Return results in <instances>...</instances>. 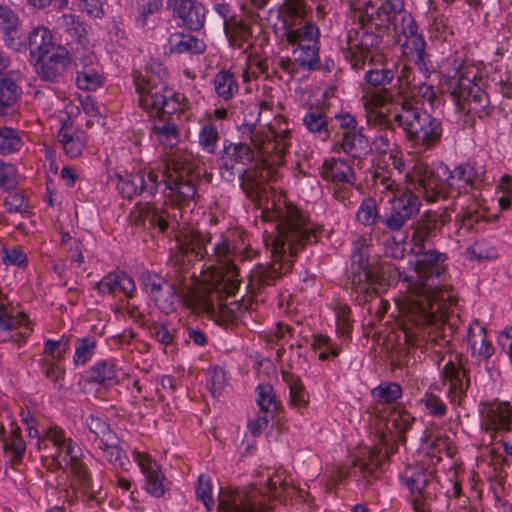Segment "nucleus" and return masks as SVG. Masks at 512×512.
Listing matches in <instances>:
<instances>
[{"instance_id": "bb28decb", "label": "nucleus", "mask_w": 512, "mask_h": 512, "mask_svg": "<svg viewBox=\"0 0 512 512\" xmlns=\"http://www.w3.org/2000/svg\"><path fill=\"white\" fill-rule=\"evenodd\" d=\"M26 453V442L22 430L15 421L6 430L0 422V456L2 455L10 466L20 464Z\"/></svg>"}, {"instance_id": "58836bf2", "label": "nucleus", "mask_w": 512, "mask_h": 512, "mask_svg": "<svg viewBox=\"0 0 512 512\" xmlns=\"http://www.w3.org/2000/svg\"><path fill=\"white\" fill-rule=\"evenodd\" d=\"M281 378L289 389V405L297 409L306 407L309 402V395L300 377L288 370H282Z\"/></svg>"}, {"instance_id": "f8f14e48", "label": "nucleus", "mask_w": 512, "mask_h": 512, "mask_svg": "<svg viewBox=\"0 0 512 512\" xmlns=\"http://www.w3.org/2000/svg\"><path fill=\"white\" fill-rule=\"evenodd\" d=\"M141 281L145 292L150 295L155 305L166 314L176 309L180 299L188 308L185 297L189 292L198 291L202 288V286L181 285L173 278L167 280L148 271L142 273Z\"/></svg>"}, {"instance_id": "13d9d810", "label": "nucleus", "mask_w": 512, "mask_h": 512, "mask_svg": "<svg viewBox=\"0 0 512 512\" xmlns=\"http://www.w3.org/2000/svg\"><path fill=\"white\" fill-rule=\"evenodd\" d=\"M256 402L257 405L260 408V412L267 413V414H273L277 411L279 407L278 400L276 398L274 389L272 385L266 383V384H259L256 387Z\"/></svg>"}, {"instance_id": "680f3d73", "label": "nucleus", "mask_w": 512, "mask_h": 512, "mask_svg": "<svg viewBox=\"0 0 512 512\" xmlns=\"http://www.w3.org/2000/svg\"><path fill=\"white\" fill-rule=\"evenodd\" d=\"M311 346L320 360H328L339 355V347L324 335H313Z\"/></svg>"}, {"instance_id": "4d7b16f0", "label": "nucleus", "mask_w": 512, "mask_h": 512, "mask_svg": "<svg viewBox=\"0 0 512 512\" xmlns=\"http://www.w3.org/2000/svg\"><path fill=\"white\" fill-rule=\"evenodd\" d=\"M381 216L379 213L377 203L373 198H366L362 201L358 208L356 219L364 226H378L381 225Z\"/></svg>"}, {"instance_id": "e2e57ef3", "label": "nucleus", "mask_w": 512, "mask_h": 512, "mask_svg": "<svg viewBox=\"0 0 512 512\" xmlns=\"http://www.w3.org/2000/svg\"><path fill=\"white\" fill-rule=\"evenodd\" d=\"M411 96L409 97L412 101L413 98H419L423 103H428L431 108L438 105V95L434 89V86L428 84L425 81H419L409 90Z\"/></svg>"}, {"instance_id": "7ed1b4c3", "label": "nucleus", "mask_w": 512, "mask_h": 512, "mask_svg": "<svg viewBox=\"0 0 512 512\" xmlns=\"http://www.w3.org/2000/svg\"><path fill=\"white\" fill-rule=\"evenodd\" d=\"M264 218L276 223V235L271 242L273 262L258 264L250 271L247 288L253 296L289 272L294 257L306 245L316 243L320 234L306 214L286 200L273 203L272 208L264 212Z\"/></svg>"}, {"instance_id": "4be33fe9", "label": "nucleus", "mask_w": 512, "mask_h": 512, "mask_svg": "<svg viewBox=\"0 0 512 512\" xmlns=\"http://www.w3.org/2000/svg\"><path fill=\"white\" fill-rule=\"evenodd\" d=\"M29 320L24 312L18 311L12 305L0 302V343L12 341L21 346L28 337Z\"/></svg>"}, {"instance_id": "864d4df0", "label": "nucleus", "mask_w": 512, "mask_h": 512, "mask_svg": "<svg viewBox=\"0 0 512 512\" xmlns=\"http://www.w3.org/2000/svg\"><path fill=\"white\" fill-rule=\"evenodd\" d=\"M24 146L23 134L12 127L0 128V155L16 153Z\"/></svg>"}, {"instance_id": "9b49d317", "label": "nucleus", "mask_w": 512, "mask_h": 512, "mask_svg": "<svg viewBox=\"0 0 512 512\" xmlns=\"http://www.w3.org/2000/svg\"><path fill=\"white\" fill-rule=\"evenodd\" d=\"M133 80L139 105L152 116L170 114L180 105L184 96L175 93L156 73L145 70L135 72Z\"/></svg>"}, {"instance_id": "09e8293b", "label": "nucleus", "mask_w": 512, "mask_h": 512, "mask_svg": "<svg viewBox=\"0 0 512 512\" xmlns=\"http://www.w3.org/2000/svg\"><path fill=\"white\" fill-rule=\"evenodd\" d=\"M98 339L94 335L76 338L74 342L73 364L76 367L85 366L96 354Z\"/></svg>"}, {"instance_id": "c9c22d12", "label": "nucleus", "mask_w": 512, "mask_h": 512, "mask_svg": "<svg viewBox=\"0 0 512 512\" xmlns=\"http://www.w3.org/2000/svg\"><path fill=\"white\" fill-rule=\"evenodd\" d=\"M168 48L171 53L200 54L205 51L206 45L192 34L175 32L168 38Z\"/></svg>"}, {"instance_id": "f704fd0d", "label": "nucleus", "mask_w": 512, "mask_h": 512, "mask_svg": "<svg viewBox=\"0 0 512 512\" xmlns=\"http://www.w3.org/2000/svg\"><path fill=\"white\" fill-rule=\"evenodd\" d=\"M58 142L67 156L76 158L82 154L86 145V134L80 129L63 126L58 132Z\"/></svg>"}, {"instance_id": "37998d69", "label": "nucleus", "mask_w": 512, "mask_h": 512, "mask_svg": "<svg viewBox=\"0 0 512 512\" xmlns=\"http://www.w3.org/2000/svg\"><path fill=\"white\" fill-rule=\"evenodd\" d=\"M90 64H83L77 70L76 84L79 89L86 91H95L104 83V78L99 72V65L93 63V59L89 58Z\"/></svg>"}, {"instance_id": "393cba45", "label": "nucleus", "mask_w": 512, "mask_h": 512, "mask_svg": "<svg viewBox=\"0 0 512 512\" xmlns=\"http://www.w3.org/2000/svg\"><path fill=\"white\" fill-rule=\"evenodd\" d=\"M450 220L446 211L428 210L411 226V243L416 249L426 248Z\"/></svg>"}, {"instance_id": "a878e982", "label": "nucleus", "mask_w": 512, "mask_h": 512, "mask_svg": "<svg viewBox=\"0 0 512 512\" xmlns=\"http://www.w3.org/2000/svg\"><path fill=\"white\" fill-rule=\"evenodd\" d=\"M132 457L145 478V491L153 497H162L167 486L165 484L166 477L162 473L160 465L148 453L138 450L132 452Z\"/></svg>"}, {"instance_id": "2eb2a0df", "label": "nucleus", "mask_w": 512, "mask_h": 512, "mask_svg": "<svg viewBox=\"0 0 512 512\" xmlns=\"http://www.w3.org/2000/svg\"><path fill=\"white\" fill-rule=\"evenodd\" d=\"M216 282L217 291H210L207 286H202L198 291L189 292L185 301L188 308L195 313H206L220 324L232 323L237 319L236 312L233 307L224 305L219 301L218 291L223 292V290L219 289V282ZM224 293L229 296L225 291Z\"/></svg>"}, {"instance_id": "f03ea898", "label": "nucleus", "mask_w": 512, "mask_h": 512, "mask_svg": "<svg viewBox=\"0 0 512 512\" xmlns=\"http://www.w3.org/2000/svg\"><path fill=\"white\" fill-rule=\"evenodd\" d=\"M411 250L416 255L414 270L416 276L406 278V293L397 299L402 315L401 329L405 342L413 347L436 342L434 330L438 322L445 323L453 306L457 303L451 286L439 280L444 274L446 255L435 249Z\"/></svg>"}, {"instance_id": "aec40b11", "label": "nucleus", "mask_w": 512, "mask_h": 512, "mask_svg": "<svg viewBox=\"0 0 512 512\" xmlns=\"http://www.w3.org/2000/svg\"><path fill=\"white\" fill-rule=\"evenodd\" d=\"M480 427L497 440L499 434L512 427V406L507 401H488L480 405Z\"/></svg>"}, {"instance_id": "473e14b6", "label": "nucleus", "mask_w": 512, "mask_h": 512, "mask_svg": "<svg viewBox=\"0 0 512 512\" xmlns=\"http://www.w3.org/2000/svg\"><path fill=\"white\" fill-rule=\"evenodd\" d=\"M415 418L404 408H394L388 415L386 428L390 438L400 444L406 443V433L412 428Z\"/></svg>"}, {"instance_id": "69168bd1", "label": "nucleus", "mask_w": 512, "mask_h": 512, "mask_svg": "<svg viewBox=\"0 0 512 512\" xmlns=\"http://www.w3.org/2000/svg\"><path fill=\"white\" fill-rule=\"evenodd\" d=\"M3 206L8 213H18L22 217L30 214V205L24 194L19 192L9 193L3 199Z\"/></svg>"}, {"instance_id": "5fc2aeb1", "label": "nucleus", "mask_w": 512, "mask_h": 512, "mask_svg": "<svg viewBox=\"0 0 512 512\" xmlns=\"http://www.w3.org/2000/svg\"><path fill=\"white\" fill-rule=\"evenodd\" d=\"M371 395L377 404H392L403 395V389L397 382H382L372 389Z\"/></svg>"}, {"instance_id": "f3484780", "label": "nucleus", "mask_w": 512, "mask_h": 512, "mask_svg": "<svg viewBox=\"0 0 512 512\" xmlns=\"http://www.w3.org/2000/svg\"><path fill=\"white\" fill-rule=\"evenodd\" d=\"M164 176L159 179V173L154 169L140 168L133 171H123L115 175L116 188L123 198L132 199L135 196L146 193L154 196L161 183L164 184Z\"/></svg>"}, {"instance_id": "e433bc0d", "label": "nucleus", "mask_w": 512, "mask_h": 512, "mask_svg": "<svg viewBox=\"0 0 512 512\" xmlns=\"http://www.w3.org/2000/svg\"><path fill=\"white\" fill-rule=\"evenodd\" d=\"M85 426L88 429V440L96 447L103 446L106 442L117 440V435L111 429L110 425L101 417L90 414L85 419Z\"/></svg>"}, {"instance_id": "f257e3e1", "label": "nucleus", "mask_w": 512, "mask_h": 512, "mask_svg": "<svg viewBox=\"0 0 512 512\" xmlns=\"http://www.w3.org/2000/svg\"><path fill=\"white\" fill-rule=\"evenodd\" d=\"M358 21L357 27L350 28L341 42L342 54L353 70H363L368 60L370 65L383 60L379 52L381 37L370 31L369 25L387 32L400 46L401 56L413 63L425 79L434 72L424 37L402 0H386L378 7L369 0L365 2L364 10L359 11Z\"/></svg>"}, {"instance_id": "0e129e2a", "label": "nucleus", "mask_w": 512, "mask_h": 512, "mask_svg": "<svg viewBox=\"0 0 512 512\" xmlns=\"http://www.w3.org/2000/svg\"><path fill=\"white\" fill-rule=\"evenodd\" d=\"M395 77L394 71L389 68H371L364 76V80L367 84L374 88H385L389 85Z\"/></svg>"}, {"instance_id": "6e6552de", "label": "nucleus", "mask_w": 512, "mask_h": 512, "mask_svg": "<svg viewBox=\"0 0 512 512\" xmlns=\"http://www.w3.org/2000/svg\"><path fill=\"white\" fill-rule=\"evenodd\" d=\"M297 493L284 470L269 475L266 485L248 490L222 488L218 495V512H270V500H286Z\"/></svg>"}, {"instance_id": "7c9ffc66", "label": "nucleus", "mask_w": 512, "mask_h": 512, "mask_svg": "<svg viewBox=\"0 0 512 512\" xmlns=\"http://www.w3.org/2000/svg\"><path fill=\"white\" fill-rule=\"evenodd\" d=\"M21 95L19 73L10 71L0 78V116H5L9 110L14 109L18 105Z\"/></svg>"}, {"instance_id": "2f4dec72", "label": "nucleus", "mask_w": 512, "mask_h": 512, "mask_svg": "<svg viewBox=\"0 0 512 512\" xmlns=\"http://www.w3.org/2000/svg\"><path fill=\"white\" fill-rule=\"evenodd\" d=\"M319 173L323 180L331 181L334 184L349 183V185H353L356 180L351 165L347 161L338 158L325 160Z\"/></svg>"}, {"instance_id": "a19ab883", "label": "nucleus", "mask_w": 512, "mask_h": 512, "mask_svg": "<svg viewBox=\"0 0 512 512\" xmlns=\"http://www.w3.org/2000/svg\"><path fill=\"white\" fill-rule=\"evenodd\" d=\"M286 31L297 29L305 23L306 8L303 0H287L280 12Z\"/></svg>"}, {"instance_id": "49530a36", "label": "nucleus", "mask_w": 512, "mask_h": 512, "mask_svg": "<svg viewBox=\"0 0 512 512\" xmlns=\"http://www.w3.org/2000/svg\"><path fill=\"white\" fill-rule=\"evenodd\" d=\"M220 140L218 125L214 119L208 117L200 122L198 143L208 154H215Z\"/></svg>"}, {"instance_id": "72a5a7b5", "label": "nucleus", "mask_w": 512, "mask_h": 512, "mask_svg": "<svg viewBox=\"0 0 512 512\" xmlns=\"http://www.w3.org/2000/svg\"><path fill=\"white\" fill-rule=\"evenodd\" d=\"M28 46L31 56L37 57V59L52 53L58 48L51 31L44 26H38L30 32Z\"/></svg>"}, {"instance_id": "de8ad7c7", "label": "nucleus", "mask_w": 512, "mask_h": 512, "mask_svg": "<svg viewBox=\"0 0 512 512\" xmlns=\"http://www.w3.org/2000/svg\"><path fill=\"white\" fill-rule=\"evenodd\" d=\"M468 343L473 356L488 360L494 354V347L487 339L486 330L483 327L469 328Z\"/></svg>"}, {"instance_id": "cd10ccee", "label": "nucleus", "mask_w": 512, "mask_h": 512, "mask_svg": "<svg viewBox=\"0 0 512 512\" xmlns=\"http://www.w3.org/2000/svg\"><path fill=\"white\" fill-rule=\"evenodd\" d=\"M411 168L405 176L406 187L398 196L389 198L391 207L409 222L420 212L421 198L424 200L423 193L417 188L416 183L412 181Z\"/></svg>"}, {"instance_id": "423d86ee", "label": "nucleus", "mask_w": 512, "mask_h": 512, "mask_svg": "<svg viewBox=\"0 0 512 512\" xmlns=\"http://www.w3.org/2000/svg\"><path fill=\"white\" fill-rule=\"evenodd\" d=\"M152 133L161 145L170 148L162 165L165 197L177 202L192 200L197 194L198 175L194 173L196 165L192 153L176 147L180 141L178 126L170 118L160 117L154 121Z\"/></svg>"}, {"instance_id": "bf43d9fd", "label": "nucleus", "mask_w": 512, "mask_h": 512, "mask_svg": "<svg viewBox=\"0 0 512 512\" xmlns=\"http://www.w3.org/2000/svg\"><path fill=\"white\" fill-rule=\"evenodd\" d=\"M98 448L103 451L104 457L115 468H119L124 471L128 470L130 461L126 452L117 444V440L106 442L103 446H99Z\"/></svg>"}, {"instance_id": "ddd939ff", "label": "nucleus", "mask_w": 512, "mask_h": 512, "mask_svg": "<svg viewBox=\"0 0 512 512\" xmlns=\"http://www.w3.org/2000/svg\"><path fill=\"white\" fill-rule=\"evenodd\" d=\"M175 205L163 204L157 207L154 203H137L129 214V221L135 226H145L146 223L152 228H157L160 233L174 231L179 225V218L182 211L179 205L185 201H175Z\"/></svg>"}, {"instance_id": "0eeeda50", "label": "nucleus", "mask_w": 512, "mask_h": 512, "mask_svg": "<svg viewBox=\"0 0 512 512\" xmlns=\"http://www.w3.org/2000/svg\"><path fill=\"white\" fill-rule=\"evenodd\" d=\"M475 176L470 165H459L451 171L443 162L429 165L424 160L412 164L410 175L429 203L466 193L468 186H474Z\"/></svg>"}, {"instance_id": "3c124183", "label": "nucleus", "mask_w": 512, "mask_h": 512, "mask_svg": "<svg viewBox=\"0 0 512 512\" xmlns=\"http://www.w3.org/2000/svg\"><path fill=\"white\" fill-rule=\"evenodd\" d=\"M57 26L67 34V42L84 45L87 41L86 28L73 15L64 14L57 20Z\"/></svg>"}, {"instance_id": "20e7f679", "label": "nucleus", "mask_w": 512, "mask_h": 512, "mask_svg": "<svg viewBox=\"0 0 512 512\" xmlns=\"http://www.w3.org/2000/svg\"><path fill=\"white\" fill-rule=\"evenodd\" d=\"M240 141H224L219 157L221 177L233 182L248 169L253 161L263 165H282L292 146V129L288 121L279 116L268 125L256 124L245 119L238 126Z\"/></svg>"}, {"instance_id": "052dcab7", "label": "nucleus", "mask_w": 512, "mask_h": 512, "mask_svg": "<svg viewBox=\"0 0 512 512\" xmlns=\"http://www.w3.org/2000/svg\"><path fill=\"white\" fill-rule=\"evenodd\" d=\"M149 335L164 347L173 346L177 330L166 324L152 322L147 327Z\"/></svg>"}, {"instance_id": "6e6d98bb", "label": "nucleus", "mask_w": 512, "mask_h": 512, "mask_svg": "<svg viewBox=\"0 0 512 512\" xmlns=\"http://www.w3.org/2000/svg\"><path fill=\"white\" fill-rule=\"evenodd\" d=\"M294 57L299 67L306 70L320 69L319 46H307L306 48H292Z\"/></svg>"}, {"instance_id": "b1692460", "label": "nucleus", "mask_w": 512, "mask_h": 512, "mask_svg": "<svg viewBox=\"0 0 512 512\" xmlns=\"http://www.w3.org/2000/svg\"><path fill=\"white\" fill-rule=\"evenodd\" d=\"M450 220L446 211L428 210L411 226V243L416 249L426 248Z\"/></svg>"}, {"instance_id": "c756f323", "label": "nucleus", "mask_w": 512, "mask_h": 512, "mask_svg": "<svg viewBox=\"0 0 512 512\" xmlns=\"http://www.w3.org/2000/svg\"><path fill=\"white\" fill-rule=\"evenodd\" d=\"M70 64L68 52L64 47L58 46L52 53L39 58L36 71L42 80L57 82Z\"/></svg>"}, {"instance_id": "dca6fc26", "label": "nucleus", "mask_w": 512, "mask_h": 512, "mask_svg": "<svg viewBox=\"0 0 512 512\" xmlns=\"http://www.w3.org/2000/svg\"><path fill=\"white\" fill-rule=\"evenodd\" d=\"M402 482L413 497V507L416 512H431L430 504L436 497L437 482L431 472L423 467H407L401 474Z\"/></svg>"}, {"instance_id": "603ef678", "label": "nucleus", "mask_w": 512, "mask_h": 512, "mask_svg": "<svg viewBox=\"0 0 512 512\" xmlns=\"http://www.w3.org/2000/svg\"><path fill=\"white\" fill-rule=\"evenodd\" d=\"M383 464V456L379 451L370 450L367 455L356 458L352 462L354 472H358L364 477H376L377 471L381 469Z\"/></svg>"}, {"instance_id": "412c9836", "label": "nucleus", "mask_w": 512, "mask_h": 512, "mask_svg": "<svg viewBox=\"0 0 512 512\" xmlns=\"http://www.w3.org/2000/svg\"><path fill=\"white\" fill-rule=\"evenodd\" d=\"M441 378L449 384L447 397L450 402L460 404L470 387L469 371L464 367L462 355H450L441 370Z\"/></svg>"}, {"instance_id": "39448f33", "label": "nucleus", "mask_w": 512, "mask_h": 512, "mask_svg": "<svg viewBox=\"0 0 512 512\" xmlns=\"http://www.w3.org/2000/svg\"><path fill=\"white\" fill-rule=\"evenodd\" d=\"M177 242L178 250L170 258V278L181 285L200 286L195 282V274H190V269L194 260L205 259L206 267L213 270L214 280L219 282V289L228 295L239 289L240 273L236 262L248 257L246 250L237 252L222 235L212 243L211 234L199 230L184 232Z\"/></svg>"}, {"instance_id": "6ab92c4d", "label": "nucleus", "mask_w": 512, "mask_h": 512, "mask_svg": "<svg viewBox=\"0 0 512 512\" xmlns=\"http://www.w3.org/2000/svg\"><path fill=\"white\" fill-rule=\"evenodd\" d=\"M352 267V288L357 294H362L360 300L366 302L378 293L375 285L383 281V276L378 268L369 267L367 254L360 250L352 255Z\"/></svg>"}, {"instance_id": "9d476101", "label": "nucleus", "mask_w": 512, "mask_h": 512, "mask_svg": "<svg viewBox=\"0 0 512 512\" xmlns=\"http://www.w3.org/2000/svg\"><path fill=\"white\" fill-rule=\"evenodd\" d=\"M451 70L447 73L448 90L457 110L467 116L484 118L490 115L489 97L479 87L472 88L470 68L460 58L450 60Z\"/></svg>"}, {"instance_id": "8fccbe9b", "label": "nucleus", "mask_w": 512, "mask_h": 512, "mask_svg": "<svg viewBox=\"0 0 512 512\" xmlns=\"http://www.w3.org/2000/svg\"><path fill=\"white\" fill-rule=\"evenodd\" d=\"M214 92L223 101L231 100L239 91V85L232 72L221 70L213 79Z\"/></svg>"}, {"instance_id": "79ce46f5", "label": "nucleus", "mask_w": 512, "mask_h": 512, "mask_svg": "<svg viewBox=\"0 0 512 512\" xmlns=\"http://www.w3.org/2000/svg\"><path fill=\"white\" fill-rule=\"evenodd\" d=\"M304 127L321 140L326 141L330 138L332 128L331 123L325 113L313 109L308 111L302 119Z\"/></svg>"}, {"instance_id": "5701e85b", "label": "nucleus", "mask_w": 512, "mask_h": 512, "mask_svg": "<svg viewBox=\"0 0 512 512\" xmlns=\"http://www.w3.org/2000/svg\"><path fill=\"white\" fill-rule=\"evenodd\" d=\"M267 2L268 0H249L251 7H248V4L242 6L245 19L237 20L235 18L230 20V22L224 23L225 33L233 47L241 49L248 42L252 34L249 23H258L260 20V15L254 12L253 9H263Z\"/></svg>"}, {"instance_id": "c03bdc74", "label": "nucleus", "mask_w": 512, "mask_h": 512, "mask_svg": "<svg viewBox=\"0 0 512 512\" xmlns=\"http://www.w3.org/2000/svg\"><path fill=\"white\" fill-rule=\"evenodd\" d=\"M265 177L263 171H259L255 168L245 171L243 174L238 175L237 178L240 180V187L246 196L251 200H257L262 191L265 190Z\"/></svg>"}, {"instance_id": "338daca9", "label": "nucleus", "mask_w": 512, "mask_h": 512, "mask_svg": "<svg viewBox=\"0 0 512 512\" xmlns=\"http://www.w3.org/2000/svg\"><path fill=\"white\" fill-rule=\"evenodd\" d=\"M70 349V338L62 336L58 340L48 339L44 342L43 353L53 360L60 362Z\"/></svg>"}, {"instance_id": "c85d7f7f", "label": "nucleus", "mask_w": 512, "mask_h": 512, "mask_svg": "<svg viewBox=\"0 0 512 512\" xmlns=\"http://www.w3.org/2000/svg\"><path fill=\"white\" fill-rule=\"evenodd\" d=\"M167 7L190 30L198 31L205 24L206 9L197 0H167Z\"/></svg>"}, {"instance_id": "a211bd4d", "label": "nucleus", "mask_w": 512, "mask_h": 512, "mask_svg": "<svg viewBox=\"0 0 512 512\" xmlns=\"http://www.w3.org/2000/svg\"><path fill=\"white\" fill-rule=\"evenodd\" d=\"M44 439L49 440L58 450V457L64 455L63 461L70 466L71 471L86 487L89 486L90 476L86 465L79 459L80 449L77 444L66 437L65 431L52 426L45 431Z\"/></svg>"}, {"instance_id": "ea45409f", "label": "nucleus", "mask_w": 512, "mask_h": 512, "mask_svg": "<svg viewBox=\"0 0 512 512\" xmlns=\"http://www.w3.org/2000/svg\"><path fill=\"white\" fill-rule=\"evenodd\" d=\"M87 373L90 382L112 385L118 381L119 368L115 359H106L97 361Z\"/></svg>"}, {"instance_id": "4c0bfd02", "label": "nucleus", "mask_w": 512, "mask_h": 512, "mask_svg": "<svg viewBox=\"0 0 512 512\" xmlns=\"http://www.w3.org/2000/svg\"><path fill=\"white\" fill-rule=\"evenodd\" d=\"M286 40L293 48H306L307 46H319L320 32L316 25L305 23L297 29L285 32Z\"/></svg>"}, {"instance_id": "774afa93", "label": "nucleus", "mask_w": 512, "mask_h": 512, "mask_svg": "<svg viewBox=\"0 0 512 512\" xmlns=\"http://www.w3.org/2000/svg\"><path fill=\"white\" fill-rule=\"evenodd\" d=\"M419 404L434 418H443L447 413L446 404L434 393L426 392L419 400Z\"/></svg>"}, {"instance_id": "4468645a", "label": "nucleus", "mask_w": 512, "mask_h": 512, "mask_svg": "<svg viewBox=\"0 0 512 512\" xmlns=\"http://www.w3.org/2000/svg\"><path fill=\"white\" fill-rule=\"evenodd\" d=\"M368 122L386 130L394 131L396 123L394 115L401 113V101L391 107L394 96L387 88L366 90L362 96Z\"/></svg>"}, {"instance_id": "a18cd8bd", "label": "nucleus", "mask_w": 512, "mask_h": 512, "mask_svg": "<svg viewBox=\"0 0 512 512\" xmlns=\"http://www.w3.org/2000/svg\"><path fill=\"white\" fill-rule=\"evenodd\" d=\"M341 147L346 154L358 159L366 156L371 150L367 138L358 130L345 132Z\"/></svg>"}, {"instance_id": "1a4fd4ad", "label": "nucleus", "mask_w": 512, "mask_h": 512, "mask_svg": "<svg viewBox=\"0 0 512 512\" xmlns=\"http://www.w3.org/2000/svg\"><path fill=\"white\" fill-rule=\"evenodd\" d=\"M393 119L404 134L413 164L423 160L440 144L444 131L442 121L418 107L410 98L401 99V113L394 115Z\"/></svg>"}]
</instances>
